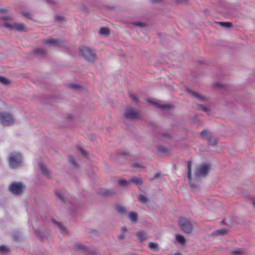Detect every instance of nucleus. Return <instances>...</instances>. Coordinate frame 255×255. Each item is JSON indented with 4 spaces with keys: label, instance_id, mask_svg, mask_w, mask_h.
Wrapping results in <instances>:
<instances>
[{
    "label": "nucleus",
    "instance_id": "1",
    "mask_svg": "<svg viewBox=\"0 0 255 255\" xmlns=\"http://www.w3.org/2000/svg\"><path fill=\"white\" fill-rule=\"evenodd\" d=\"M79 54L85 60L91 63H94L97 58L95 50L88 46H80Z\"/></svg>",
    "mask_w": 255,
    "mask_h": 255
},
{
    "label": "nucleus",
    "instance_id": "2",
    "mask_svg": "<svg viewBox=\"0 0 255 255\" xmlns=\"http://www.w3.org/2000/svg\"><path fill=\"white\" fill-rule=\"evenodd\" d=\"M1 20L3 21V25L4 27L11 29H15L18 31H24V25L21 23L15 22L10 16H2Z\"/></svg>",
    "mask_w": 255,
    "mask_h": 255
},
{
    "label": "nucleus",
    "instance_id": "3",
    "mask_svg": "<svg viewBox=\"0 0 255 255\" xmlns=\"http://www.w3.org/2000/svg\"><path fill=\"white\" fill-rule=\"evenodd\" d=\"M124 116L126 119L130 121H135L142 118L141 111L133 107L126 108Z\"/></svg>",
    "mask_w": 255,
    "mask_h": 255
},
{
    "label": "nucleus",
    "instance_id": "4",
    "mask_svg": "<svg viewBox=\"0 0 255 255\" xmlns=\"http://www.w3.org/2000/svg\"><path fill=\"white\" fill-rule=\"evenodd\" d=\"M9 163L10 167L13 169L20 167L22 164L21 155L19 153L16 152L10 153Z\"/></svg>",
    "mask_w": 255,
    "mask_h": 255
},
{
    "label": "nucleus",
    "instance_id": "5",
    "mask_svg": "<svg viewBox=\"0 0 255 255\" xmlns=\"http://www.w3.org/2000/svg\"><path fill=\"white\" fill-rule=\"evenodd\" d=\"M179 226L182 231L186 234H190L194 229L193 225L187 219L182 217L179 220Z\"/></svg>",
    "mask_w": 255,
    "mask_h": 255
},
{
    "label": "nucleus",
    "instance_id": "6",
    "mask_svg": "<svg viewBox=\"0 0 255 255\" xmlns=\"http://www.w3.org/2000/svg\"><path fill=\"white\" fill-rule=\"evenodd\" d=\"M210 170V166L207 164L201 165L196 170L195 176L197 178L206 176Z\"/></svg>",
    "mask_w": 255,
    "mask_h": 255
},
{
    "label": "nucleus",
    "instance_id": "7",
    "mask_svg": "<svg viewBox=\"0 0 255 255\" xmlns=\"http://www.w3.org/2000/svg\"><path fill=\"white\" fill-rule=\"evenodd\" d=\"M14 122V119L9 113H0V124L3 126H7Z\"/></svg>",
    "mask_w": 255,
    "mask_h": 255
},
{
    "label": "nucleus",
    "instance_id": "8",
    "mask_svg": "<svg viewBox=\"0 0 255 255\" xmlns=\"http://www.w3.org/2000/svg\"><path fill=\"white\" fill-rule=\"evenodd\" d=\"M23 185L21 182H13L9 187V191L12 194L18 195L22 192Z\"/></svg>",
    "mask_w": 255,
    "mask_h": 255
},
{
    "label": "nucleus",
    "instance_id": "9",
    "mask_svg": "<svg viewBox=\"0 0 255 255\" xmlns=\"http://www.w3.org/2000/svg\"><path fill=\"white\" fill-rule=\"evenodd\" d=\"M186 91L193 97L197 99L201 102H206L208 101V98L198 92H195L189 88L186 89Z\"/></svg>",
    "mask_w": 255,
    "mask_h": 255
},
{
    "label": "nucleus",
    "instance_id": "10",
    "mask_svg": "<svg viewBox=\"0 0 255 255\" xmlns=\"http://www.w3.org/2000/svg\"><path fill=\"white\" fill-rule=\"evenodd\" d=\"M76 248L77 250H79L84 253H87L90 255H97L98 253L97 251L94 249H91L82 244H76Z\"/></svg>",
    "mask_w": 255,
    "mask_h": 255
},
{
    "label": "nucleus",
    "instance_id": "11",
    "mask_svg": "<svg viewBox=\"0 0 255 255\" xmlns=\"http://www.w3.org/2000/svg\"><path fill=\"white\" fill-rule=\"evenodd\" d=\"M38 166L41 173L44 176L48 179L51 178V171L42 162L39 161Z\"/></svg>",
    "mask_w": 255,
    "mask_h": 255
},
{
    "label": "nucleus",
    "instance_id": "12",
    "mask_svg": "<svg viewBox=\"0 0 255 255\" xmlns=\"http://www.w3.org/2000/svg\"><path fill=\"white\" fill-rule=\"evenodd\" d=\"M45 43L50 45H57L59 46H64L66 41L60 39L50 38L46 39Z\"/></svg>",
    "mask_w": 255,
    "mask_h": 255
},
{
    "label": "nucleus",
    "instance_id": "13",
    "mask_svg": "<svg viewBox=\"0 0 255 255\" xmlns=\"http://www.w3.org/2000/svg\"><path fill=\"white\" fill-rule=\"evenodd\" d=\"M117 193V191L114 189L103 188L99 190L98 194L103 196L111 197L115 196Z\"/></svg>",
    "mask_w": 255,
    "mask_h": 255
},
{
    "label": "nucleus",
    "instance_id": "14",
    "mask_svg": "<svg viewBox=\"0 0 255 255\" xmlns=\"http://www.w3.org/2000/svg\"><path fill=\"white\" fill-rule=\"evenodd\" d=\"M31 53L34 56L38 58H43L47 55L46 50L40 47L33 48Z\"/></svg>",
    "mask_w": 255,
    "mask_h": 255
},
{
    "label": "nucleus",
    "instance_id": "15",
    "mask_svg": "<svg viewBox=\"0 0 255 255\" xmlns=\"http://www.w3.org/2000/svg\"><path fill=\"white\" fill-rule=\"evenodd\" d=\"M34 232L39 238L43 240L50 235L51 232L48 229H47L44 231H41L39 229H34Z\"/></svg>",
    "mask_w": 255,
    "mask_h": 255
},
{
    "label": "nucleus",
    "instance_id": "16",
    "mask_svg": "<svg viewBox=\"0 0 255 255\" xmlns=\"http://www.w3.org/2000/svg\"><path fill=\"white\" fill-rule=\"evenodd\" d=\"M149 103L154 105L163 111H167L173 109V106L169 104H160L153 102H150Z\"/></svg>",
    "mask_w": 255,
    "mask_h": 255
},
{
    "label": "nucleus",
    "instance_id": "17",
    "mask_svg": "<svg viewBox=\"0 0 255 255\" xmlns=\"http://www.w3.org/2000/svg\"><path fill=\"white\" fill-rule=\"evenodd\" d=\"M157 151L159 153L164 156H168L171 153L170 150L168 148L163 145H158L157 147Z\"/></svg>",
    "mask_w": 255,
    "mask_h": 255
},
{
    "label": "nucleus",
    "instance_id": "18",
    "mask_svg": "<svg viewBox=\"0 0 255 255\" xmlns=\"http://www.w3.org/2000/svg\"><path fill=\"white\" fill-rule=\"evenodd\" d=\"M68 87L72 90L79 92H81L84 90V88L82 86L75 83L69 84Z\"/></svg>",
    "mask_w": 255,
    "mask_h": 255
},
{
    "label": "nucleus",
    "instance_id": "19",
    "mask_svg": "<svg viewBox=\"0 0 255 255\" xmlns=\"http://www.w3.org/2000/svg\"><path fill=\"white\" fill-rule=\"evenodd\" d=\"M136 236L138 238V240L141 242L147 239L148 237L146 233L140 231L136 233Z\"/></svg>",
    "mask_w": 255,
    "mask_h": 255
},
{
    "label": "nucleus",
    "instance_id": "20",
    "mask_svg": "<svg viewBox=\"0 0 255 255\" xmlns=\"http://www.w3.org/2000/svg\"><path fill=\"white\" fill-rule=\"evenodd\" d=\"M196 106L198 110L202 111L203 112L206 113L208 115L210 116L212 114V110L211 109L208 108L199 104H197Z\"/></svg>",
    "mask_w": 255,
    "mask_h": 255
},
{
    "label": "nucleus",
    "instance_id": "21",
    "mask_svg": "<svg viewBox=\"0 0 255 255\" xmlns=\"http://www.w3.org/2000/svg\"><path fill=\"white\" fill-rule=\"evenodd\" d=\"M129 218L130 221L135 224L137 223L138 220V215L136 212H129L128 213Z\"/></svg>",
    "mask_w": 255,
    "mask_h": 255
},
{
    "label": "nucleus",
    "instance_id": "22",
    "mask_svg": "<svg viewBox=\"0 0 255 255\" xmlns=\"http://www.w3.org/2000/svg\"><path fill=\"white\" fill-rule=\"evenodd\" d=\"M201 136L204 139L208 140L213 135L208 129L203 130L200 133Z\"/></svg>",
    "mask_w": 255,
    "mask_h": 255
},
{
    "label": "nucleus",
    "instance_id": "23",
    "mask_svg": "<svg viewBox=\"0 0 255 255\" xmlns=\"http://www.w3.org/2000/svg\"><path fill=\"white\" fill-rule=\"evenodd\" d=\"M12 238L13 241L18 242L21 240L22 236L19 232L15 231L12 233Z\"/></svg>",
    "mask_w": 255,
    "mask_h": 255
},
{
    "label": "nucleus",
    "instance_id": "24",
    "mask_svg": "<svg viewBox=\"0 0 255 255\" xmlns=\"http://www.w3.org/2000/svg\"><path fill=\"white\" fill-rule=\"evenodd\" d=\"M56 196L58 198V199L62 202L64 203L66 202V197L64 196V194L62 192L58 190L55 191Z\"/></svg>",
    "mask_w": 255,
    "mask_h": 255
},
{
    "label": "nucleus",
    "instance_id": "25",
    "mask_svg": "<svg viewBox=\"0 0 255 255\" xmlns=\"http://www.w3.org/2000/svg\"><path fill=\"white\" fill-rule=\"evenodd\" d=\"M54 225L59 228L61 232L62 233L67 232V229L62 223L58 222L56 221H53Z\"/></svg>",
    "mask_w": 255,
    "mask_h": 255
},
{
    "label": "nucleus",
    "instance_id": "26",
    "mask_svg": "<svg viewBox=\"0 0 255 255\" xmlns=\"http://www.w3.org/2000/svg\"><path fill=\"white\" fill-rule=\"evenodd\" d=\"M54 225L59 228L61 232L62 233L67 232V229L62 223L58 222L56 221H53Z\"/></svg>",
    "mask_w": 255,
    "mask_h": 255
},
{
    "label": "nucleus",
    "instance_id": "27",
    "mask_svg": "<svg viewBox=\"0 0 255 255\" xmlns=\"http://www.w3.org/2000/svg\"><path fill=\"white\" fill-rule=\"evenodd\" d=\"M117 211L121 215H125L127 213V209L126 207L122 205H118L117 206Z\"/></svg>",
    "mask_w": 255,
    "mask_h": 255
},
{
    "label": "nucleus",
    "instance_id": "28",
    "mask_svg": "<svg viewBox=\"0 0 255 255\" xmlns=\"http://www.w3.org/2000/svg\"><path fill=\"white\" fill-rule=\"evenodd\" d=\"M130 182L134 183L136 185H141L143 182L141 178L134 177L130 180Z\"/></svg>",
    "mask_w": 255,
    "mask_h": 255
},
{
    "label": "nucleus",
    "instance_id": "29",
    "mask_svg": "<svg viewBox=\"0 0 255 255\" xmlns=\"http://www.w3.org/2000/svg\"><path fill=\"white\" fill-rule=\"evenodd\" d=\"M0 83L3 85L9 86L11 83V81L10 79L6 77L0 76Z\"/></svg>",
    "mask_w": 255,
    "mask_h": 255
},
{
    "label": "nucleus",
    "instance_id": "30",
    "mask_svg": "<svg viewBox=\"0 0 255 255\" xmlns=\"http://www.w3.org/2000/svg\"><path fill=\"white\" fill-rule=\"evenodd\" d=\"M139 201L144 204H146L149 202V199L143 194H140L138 197Z\"/></svg>",
    "mask_w": 255,
    "mask_h": 255
},
{
    "label": "nucleus",
    "instance_id": "31",
    "mask_svg": "<svg viewBox=\"0 0 255 255\" xmlns=\"http://www.w3.org/2000/svg\"><path fill=\"white\" fill-rule=\"evenodd\" d=\"M121 234L119 236L118 238L121 240H123L126 238L128 229L126 227H123L121 229Z\"/></svg>",
    "mask_w": 255,
    "mask_h": 255
},
{
    "label": "nucleus",
    "instance_id": "32",
    "mask_svg": "<svg viewBox=\"0 0 255 255\" xmlns=\"http://www.w3.org/2000/svg\"><path fill=\"white\" fill-rule=\"evenodd\" d=\"M148 247L151 250L157 251L159 250L158 244L154 242H150L148 243Z\"/></svg>",
    "mask_w": 255,
    "mask_h": 255
},
{
    "label": "nucleus",
    "instance_id": "33",
    "mask_svg": "<svg viewBox=\"0 0 255 255\" xmlns=\"http://www.w3.org/2000/svg\"><path fill=\"white\" fill-rule=\"evenodd\" d=\"M130 183V180L127 181L125 179H120L118 181L119 185L122 187H127Z\"/></svg>",
    "mask_w": 255,
    "mask_h": 255
},
{
    "label": "nucleus",
    "instance_id": "34",
    "mask_svg": "<svg viewBox=\"0 0 255 255\" xmlns=\"http://www.w3.org/2000/svg\"><path fill=\"white\" fill-rule=\"evenodd\" d=\"M78 151L81 153V154L86 158L89 157V153L84 149H83L81 147H78Z\"/></svg>",
    "mask_w": 255,
    "mask_h": 255
},
{
    "label": "nucleus",
    "instance_id": "35",
    "mask_svg": "<svg viewBox=\"0 0 255 255\" xmlns=\"http://www.w3.org/2000/svg\"><path fill=\"white\" fill-rule=\"evenodd\" d=\"M228 232L227 230L223 229L220 230H218L215 232L213 233L211 235H224L227 234Z\"/></svg>",
    "mask_w": 255,
    "mask_h": 255
},
{
    "label": "nucleus",
    "instance_id": "36",
    "mask_svg": "<svg viewBox=\"0 0 255 255\" xmlns=\"http://www.w3.org/2000/svg\"><path fill=\"white\" fill-rule=\"evenodd\" d=\"M175 238L176 241L180 243L181 244L183 245L185 243L186 240L184 236L182 235H176Z\"/></svg>",
    "mask_w": 255,
    "mask_h": 255
},
{
    "label": "nucleus",
    "instance_id": "37",
    "mask_svg": "<svg viewBox=\"0 0 255 255\" xmlns=\"http://www.w3.org/2000/svg\"><path fill=\"white\" fill-rule=\"evenodd\" d=\"M187 168H188L187 178L189 181H191V161L188 162Z\"/></svg>",
    "mask_w": 255,
    "mask_h": 255
},
{
    "label": "nucleus",
    "instance_id": "38",
    "mask_svg": "<svg viewBox=\"0 0 255 255\" xmlns=\"http://www.w3.org/2000/svg\"><path fill=\"white\" fill-rule=\"evenodd\" d=\"M99 33L101 35H108L110 33L109 29L107 27H102L99 30Z\"/></svg>",
    "mask_w": 255,
    "mask_h": 255
},
{
    "label": "nucleus",
    "instance_id": "39",
    "mask_svg": "<svg viewBox=\"0 0 255 255\" xmlns=\"http://www.w3.org/2000/svg\"><path fill=\"white\" fill-rule=\"evenodd\" d=\"M69 161L74 167L78 166V163L73 155L69 156Z\"/></svg>",
    "mask_w": 255,
    "mask_h": 255
},
{
    "label": "nucleus",
    "instance_id": "40",
    "mask_svg": "<svg viewBox=\"0 0 255 255\" xmlns=\"http://www.w3.org/2000/svg\"><path fill=\"white\" fill-rule=\"evenodd\" d=\"M219 24L226 28H230L232 26V23L231 22H220Z\"/></svg>",
    "mask_w": 255,
    "mask_h": 255
},
{
    "label": "nucleus",
    "instance_id": "41",
    "mask_svg": "<svg viewBox=\"0 0 255 255\" xmlns=\"http://www.w3.org/2000/svg\"><path fill=\"white\" fill-rule=\"evenodd\" d=\"M9 10L7 8H0V19H1V17L2 16H7L4 15L5 14H8Z\"/></svg>",
    "mask_w": 255,
    "mask_h": 255
},
{
    "label": "nucleus",
    "instance_id": "42",
    "mask_svg": "<svg viewBox=\"0 0 255 255\" xmlns=\"http://www.w3.org/2000/svg\"><path fill=\"white\" fill-rule=\"evenodd\" d=\"M9 251L7 246L1 245L0 246V253L1 254H5L8 252Z\"/></svg>",
    "mask_w": 255,
    "mask_h": 255
},
{
    "label": "nucleus",
    "instance_id": "43",
    "mask_svg": "<svg viewBox=\"0 0 255 255\" xmlns=\"http://www.w3.org/2000/svg\"><path fill=\"white\" fill-rule=\"evenodd\" d=\"M207 141L212 145H215L217 144V139L212 135Z\"/></svg>",
    "mask_w": 255,
    "mask_h": 255
},
{
    "label": "nucleus",
    "instance_id": "44",
    "mask_svg": "<svg viewBox=\"0 0 255 255\" xmlns=\"http://www.w3.org/2000/svg\"><path fill=\"white\" fill-rule=\"evenodd\" d=\"M129 97L135 103H137L139 101L138 97L134 94H130Z\"/></svg>",
    "mask_w": 255,
    "mask_h": 255
},
{
    "label": "nucleus",
    "instance_id": "45",
    "mask_svg": "<svg viewBox=\"0 0 255 255\" xmlns=\"http://www.w3.org/2000/svg\"><path fill=\"white\" fill-rule=\"evenodd\" d=\"M232 254L233 255H242L243 252L241 249H238L237 250L233 251Z\"/></svg>",
    "mask_w": 255,
    "mask_h": 255
},
{
    "label": "nucleus",
    "instance_id": "46",
    "mask_svg": "<svg viewBox=\"0 0 255 255\" xmlns=\"http://www.w3.org/2000/svg\"><path fill=\"white\" fill-rule=\"evenodd\" d=\"M133 24L135 26H137L140 27H144L146 25L145 23L141 22H135L133 23Z\"/></svg>",
    "mask_w": 255,
    "mask_h": 255
},
{
    "label": "nucleus",
    "instance_id": "47",
    "mask_svg": "<svg viewBox=\"0 0 255 255\" xmlns=\"http://www.w3.org/2000/svg\"><path fill=\"white\" fill-rule=\"evenodd\" d=\"M45 1L49 4L56 5L58 4V1L56 0H45Z\"/></svg>",
    "mask_w": 255,
    "mask_h": 255
},
{
    "label": "nucleus",
    "instance_id": "48",
    "mask_svg": "<svg viewBox=\"0 0 255 255\" xmlns=\"http://www.w3.org/2000/svg\"><path fill=\"white\" fill-rule=\"evenodd\" d=\"M22 14L29 19H32V14L29 12H23Z\"/></svg>",
    "mask_w": 255,
    "mask_h": 255
},
{
    "label": "nucleus",
    "instance_id": "49",
    "mask_svg": "<svg viewBox=\"0 0 255 255\" xmlns=\"http://www.w3.org/2000/svg\"><path fill=\"white\" fill-rule=\"evenodd\" d=\"M174 1L178 4L186 3L188 0H174Z\"/></svg>",
    "mask_w": 255,
    "mask_h": 255
},
{
    "label": "nucleus",
    "instance_id": "50",
    "mask_svg": "<svg viewBox=\"0 0 255 255\" xmlns=\"http://www.w3.org/2000/svg\"><path fill=\"white\" fill-rule=\"evenodd\" d=\"M55 19L59 21H62L64 20V17H63L62 16L56 15L55 16Z\"/></svg>",
    "mask_w": 255,
    "mask_h": 255
},
{
    "label": "nucleus",
    "instance_id": "51",
    "mask_svg": "<svg viewBox=\"0 0 255 255\" xmlns=\"http://www.w3.org/2000/svg\"><path fill=\"white\" fill-rule=\"evenodd\" d=\"M160 174L159 173H156V174H154V175L153 176V177L152 178H151L150 179V181L154 180L156 178L159 177L160 176Z\"/></svg>",
    "mask_w": 255,
    "mask_h": 255
},
{
    "label": "nucleus",
    "instance_id": "52",
    "mask_svg": "<svg viewBox=\"0 0 255 255\" xmlns=\"http://www.w3.org/2000/svg\"><path fill=\"white\" fill-rule=\"evenodd\" d=\"M215 87L217 88H222V84L220 83H216L214 84Z\"/></svg>",
    "mask_w": 255,
    "mask_h": 255
},
{
    "label": "nucleus",
    "instance_id": "53",
    "mask_svg": "<svg viewBox=\"0 0 255 255\" xmlns=\"http://www.w3.org/2000/svg\"><path fill=\"white\" fill-rule=\"evenodd\" d=\"M133 166L136 167H142V166L138 163H134L133 164Z\"/></svg>",
    "mask_w": 255,
    "mask_h": 255
},
{
    "label": "nucleus",
    "instance_id": "54",
    "mask_svg": "<svg viewBox=\"0 0 255 255\" xmlns=\"http://www.w3.org/2000/svg\"><path fill=\"white\" fill-rule=\"evenodd\" d=\"M163 136L167 138H170L171 137L170 135L167 133H163Z\"/></svg>",
    "mask_w": 255,
    "mask_h": 255
},
{
    "label": "nucleus",
    "instance_id": "55",
    "mask_svg": "<svg viewBox=\"0 0 255 255\" xmlns=\"http://www.w3.org/2000/svg\"><path fill=\"white\" fill-rule=\"evenodd\" d=\"M152 2L157 3L162 1L163 0H151Z\"/></svg>",
    "mask_w": 255,
    "mask_h": 255
},
{
    "label": "nucleus",
    "instance_id": "56",
    "mask_svg": "<svg viewBox=\"0 0 255 255\" xmlns=\"http://www.w3.org/2000/svg\"><path fill=\"white\" fill-rule=\"evenodd\" d=\"M190 186L192 188H197V186L196 185H193V184L192 183H190Z\"/></svg>",
    "mask_w": 255,
    "mask_h": 255
},
{
    "label": "nucleus",
    "instance_id": "57",
    "mask_svg": "<svg viewBox=\"0 0 255 255\" xmlns=\"http://www.w3.org/2000/svg\"><path fill=\"white\" fill-rule=\"evenodd\" d=\"M251 204L255 207V200H253Z\"/></svg>",
    "mask_w": 255,
    "mask_h": 255
},
{
    "label": "nucleus",
    "instance_id": "58",
    "mask_svg": "<svg viewBox=\"0 0 255 255\" xmlns=\"http://www.w3.org/2000/svg\"><path fill=\"white\" fill-rule=\"evenodd\" d=\"M113 154H114L113 153H112V154L110 155V157H111V158H113V159L114 158V157L113 156Z\"/></svg>",
    "mask_w": 255,
    "mask_h": 255
},
{
    "label": "nucleus",
    "instance_id": "59",
    "mask_svg": "<svg viewBox=\"0 0 255 255\" xmlns=\"http://www.w3.org/2000/svg\"><path fill=\"white\" fill-rule=\"evenodd\" d=\"M66 200H67V201H66V202L65 203H67V202H68V201H69V202H70V201H69V200L68 199H67V198H66Z\"/></svg>",
    "mask_w": 255,
    "mask_h": 255
},
{
    "label": "nucleus",
    "instance_id": "60",
    "mask_svg": "<svg viewBox=\"0 0 255 255\" xmlns=\"http://www.w3.org/2000/svg\"><path fill=\"white\" fill-rule=\"evenodd\" d=\"M222 224H225V222H224V220H222Z\"/></svg>",
    "mask_w": 255,
    "mask_h": 255
},
{
    "label": "nucleus",
    "instance_id": "61",
    "mask_svg": "<svg viewBox=\"0 0 255 255\" xmlns=\"http://www.w3.org/2000/svg\"><path fill=\"white\" fill-rule=\"evenodd\" d=\"M174 255H182L181 254H176Z\"/></svg>",
    "mask_w": 255,
    "mask_h": 255
},
{
    "label": "nucleus",
    "instance_id": "62",
    "mask_svg": "<svg viewBox=\"0 0 255 255\" xmlns=\"http://www.w3.org/2000/svg\"><path fill=\"white\" fill-rule=\"evenodd\" d=\"M70 118H71V119H73L72 116H70Z\"/></svg>",
    "mask_w": 255,
    "mask_h": 255
}]
</instances>
